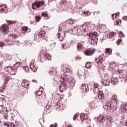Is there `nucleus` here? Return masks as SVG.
I'll use <instances>...</instances> for the list:
<instances>
[{"label": "nucleus", "mask_w": 127, "mask_h": 127, "mask_svg": "<svg viewBox=\"0 0 127 127\" xmlns=\"http://www.w3.org/2000/svg\"><path fill=\"white\" fill-rule=\"evenodd\" d=\"M119 79L122 82H123V81H126V78L123 77V76H119Z\"/></svg>", "instance_id": "nucleus-37"}, {"label": "nucleus", "mask_w": 127, "mask_h": 127, "mask_svg": "<svg viewBox=\"0 0 127 127\" xmlns=\"http://www.w3.org/2000/svg\"><path fill=\"white\" fill-rule=\"evenodd\" d=\"M124 81H125L124 83L127 85V79H125V80H124Z\"/></svg>", "instance_id": "nucleus-61"}, {"label": "nucleus", "mask_w": 127, "mask_h": 127, "mask_svg": "<svg viewBox=\"0 0 127 127\" xmlns=\"http://www.w3.org/2000/svg\"><path fill=\"white\" fill-rule=\"evenodd\" d=\"M40 61L42 63L45 60H51V56L46 51L42 50L40 53Z\"/></svg>", "instance_id": "nucleus-2"}, {"label": "nucleus", "mask_w": 127, "mask_h": 127, "mask_svg": "<svg viewBox=\"0 0 127 127\" xmlns=\"http://www.w3.org/2000/svg\"><path fill=\"white\" fill-rule=\"evenodd\" d=\"M4 126H6V127H9V124H8V123H4Z\"/></svg>", "instance_id": "nucleus-55"}, {"label": "nucleus", "mask_w": 127, "mask_h": 127, "mask_svg": "<svg viewBox=\"0 0 127 127\" xmlns=\"http://www.w3.org/2000/svg\"><path fill=\"white\" fill-rule=\"evenodd\" d=\"M88 28H88V26L86 25V24H84L82 25V29H83V30H84V31H85V32L88 31Z\"/></svg>", "instance_id": "nucleus-20"}, {"label": "nucleus", "mask_w": 127, "mask_h": 127, "mask_svg": "<svg viewBox=\"0 0 127 127\" xmlns=\"http://www.w3.org/2000/svg\"><path fill=\"white\" fill-rule=\"evenodd\" d=\"M94 53H95V49L93 48L88 49L84 51V54L86 56H92L94 55Z\"/></svg>", "instance_id": "nucleus-5"}, {"label": "nucleus", "mask_w": 127, "mask_h": 127, "mask_svg": "<svg viewBox=\"0 0 127 127\" xmlns=\"http://www.w3.org/2000/svg\"><path fill=\"white\" fill-rule=\"evenodd\" d=\"M83 49V43L82 42H78L77 44V50L78 52L82 51Z\"/></svg>", "instance_id": "nucleus-10"}, {"label": "nucleus", "mask_w": 127, "mask_h": 127, "mask_svg": "<svg viewBox=\"0 0 127 127\" xmlns=\"http://www.w3.org/2000/svg\"><path fill=\"white\" fill-rule=\"evenodd\" d=\"M95 62H96V63H98V64H101V62H100V61L99 60V59L96 58V59H95Z\"/></svg>", "instance_id": "nucleus-49"}, {"label": "nucleus", "mask_w": 127, "mask_h": 127, "mask_svg": "<svg viewBox=\"0 0 127 127\" xmlns=\"http://www.w3.org/2000/svg\"><path fill=\"white\" fill-rule=\"evenodd\" d=\"M50 105H48L47 106H46V109H47V110H48V109H50Z\"/></svg>", "instance_id": "nucleus-57"}, {"label": "nucleus", "mask_w": 127, "mask_h": 127, "mask_svg": "<svg viewBox=\"0 0 127 127\" xmlns=\"http://www.w3.org/2000/svg\"><path fill=\"white\" fill-rule=\"evenodd\" d=\"M56 44V43H54L53 42H52L51 43V45L52 47V48H54V47H55V45Z\"/></svg>", "instance_id": "nucleus-42"}, {"label": "nucleus", "mask_w": 127, "mask_h": 127, "mask_svg": "<svg viewBox=\"0 0 127 127\" xmlns=\"http://www.w3.org/2000/svg\"><path fill=\"white\" fill-rule=\"evenodd\" d=\"M69 84L71 87H74L75 86V79H71V81L69 82Z\"/></svg>", "instance_id": "nucleus-18"}, {"label": "nucleus", "mask_w": 127, "mask_h": 127, "mask_svg": "<svg viewBox=\"0 0 127 127\" xmlns=\"http://www.w3.org/2000/svg\"><path fill=\"white\" fill-rule=\"evenodd\" d=\"M110 104H111V102H107L105 105L103 106L104 109H105V110H107L108 111H110Z\"/></svg>", "instance_id": "nucleus-16"}, {"label": "nucleus", "mask_w": 127, "mask_h": 127, "mask_svg": "<svg viewBox=\"0 0 127 127\" xmlns=\"http://www.w3.org/2000/svg\"><path fill=\"white\" fill-rule=\"evenodd\" d=\"M22 86L24 88H28V87L29 86V84L27 83V81L23 80L22 81Z\"/></svg>", "instance_id": "nucleus-14"}, {"label": "nucleus", "mask_w": 127, "mask_h": 127, "mask_svg": "<svg viewBox=\"0 0 127 127\" xmlns=\"http://www.w3.org/2000/svg\"><path fill=\"white\" fill-rule=\"evenodd\" d=\"M107 52H108L109 54H112V53L110 52V49H107Z\"/></svg>", "instance_id": "nucleus-58"}, {"label": "nucleus", "mask_w": 127, "mask_h": 127, "mask_svg": "<svg viewBox=\"0 0 127 127\" xmlns=\"http://www.w3.org/2000/svg\"><path fill=\"white\" fill-rule=\"evenodd\" d=\"M90 106H91V107H93V108H96V105H95L94 102H91L90 103Z\"/></svg>", "instance_id": "nucleus-50"}, {"label": "nucleus", "mask_w": 127, "mask_h": 127, "mask_svg": "<svg viewBox=\"0 0 127 127\" xmlns=\"http://www.w3.org/2000/svg\"><path fill=\"white\" fill-rule=\"evenodd\" d=\"M48 16V14L46 12H44L42 13V16H44V17H46Z\"/></svg>", "instance_id": "nucleus-30"}, {"label": "nucleus", "mask_w": 127, "mask_h": 127, "mask_svg": "<svg viewBox=\"0 0 127 127\" xmlns=\"http://www.w3.org/2000/svg\"><path fill=\"white\" fill-rule=\"evenodd\" d=\"M30 67L31 69H32V70H33V72H36V71H37V70L36 69H35V67H34V65H33V64H31L30 65Z\"/></svg>", "instance_id": "nucleus-25"}, {"label": "nucleus", "mask_w": 127, "mask_h": 127, "mask_svg": "<svg viewBox=\"0 0 127 127\" xmlns=\"http://www.w3.org/2000/svg\"><path fill=\"white\" fill-rule=\"evenodd\" d=\"M122 37H125V34H122V35H121Z\"/></svg>", "instance_id": "nucleus-63"}, {"label": "nucleus", "mask_w": 127, "mask_h": 127, "mask_svg": "<svg viewBox=\"0 0 127 127\" xmlns=\"http://www.w3.org/2000/svg\"><path fill=\"white\" fill-rule=\"evenodd\" d=\"M11 68H12V67H11V66H10V65H9L8 66L5 67V70H6V71H9V69H11Z\"/></svg>", "instance_id": "nucleus-35"}, {"label": "nucleus", "mask_w": 127, "mask_h": 127, "mask_svg": "<svg viewBox=\"0 0 127 127\" xmlns=\"http://www.w3.org/2000/svg\"><path fill=\"white\" fill-rule=\"evenodd\" d=\"M94 90H93L94 94H97V92H96V89H99V84L97 83H94Z\"/></svg>", "instance_id": "nucleus-19"}, {"label": "nucleus", "mask_w": 127, "mask_h": 127, "mask_svg": "<svg viewBox=\"0 0 127 127\" xmlns=\"http://www.w3.org/2000/svg\"><path fill=\"white\" fill-rule=\"evenodd\" d=\"M3 6V5H0V11H4Z\"/></svg>", "instance_id": "nucleus-38"}, {"label": "nucleus", "mask_w": 127, "mask_h": 127, "mask_svg": "<svg viewBox=\"0 0 127 127\" xmlns=\"http://www.w3.org/2000/svg\"><path fill=\"white\" fill-rule=\"evenodd\" d=\"M122 41H123V40L122 39H119L117 42V45H120V44L121 43V42H122Z\"/></svg>", "instance_id": "nucleus-36"}, {"label": "nucleus", "mask_w": 127, "mask_h": 127, "mask_svg": "<svg viewBox=\"0 0 127 127\" xmlns=\"http://www.w3.org/2000/svg\"><path fill=\"white\" fill-rule=\"evenodd\" d=\"M36 96H41L42 95V91H38L36 92Z\"/></svg>", "instance_id": "nucleus-27"}, {"label": "nucleus", "mask_w": 127, "mask_h": 127, "mask_svg": "<svg viewBox=\"0 0 127 127\" xmlns=\"http://www.w3.org/2000/svg\"><path fill=\"white\" fill-rule=\"evenodd\" d=\"M46 32L44 31H41L38 33V39L39 40H43V39H46Z\"/></svg>", "instance_id": "nucleus-6"}, {"label": "nucleus", "mask_w": 127, "mask_h": 127, "mask_svg": "<svg viewBox=\"0 0 127 127\" xmlns=\"http://www.w3.org/2000/svg\"><path fill=\"white\" fill-rule=\"evenodd\" d=\"M14 44L19 46L20 45V43L19 42V41H15Z\"/></svg>", "instance_id": "nucleus-41"}, {"label": "nucleus", "mask_w": 127, "mask_h": 127, "mask_svg": "<svg viewBox=\"0 0 127 127\" xmlns=\"http://www.w3.org/2000/svg\"><path fill=\"white\" fill-rule=\"evenodd\" d=\"M123 19H124V20H127V16L123 17Z\"/></svg>", "instance_id": "nucleus-56"}, {"label": "nucleus", "mask_w": 127, "mask_h": 127, "mask_svg": "<svg viewBox=\"0 0 127 127\" xmlns=\"http://www.w3.org/2000/svg\"><path fill=\"white\" fill-rule=\"evenodd\" d=\"M99 62H100V63H102V62H104V56L103 55H101V56H100L98 58Z\"/></svg>", "instance_id": "nucleus-23"}, {"label": "nucleus", "mask_w": 127, "mask_h": 127, "mask_svg": "<svg viewBox=\"0 0 127 127\" xmlns=\"http://www.w3.org/2000/svg\"><path fill=\"white\" fill-rule=\"evenodd\" d=\"M21 31L22 33H25V32H29L28 31V27H23L21 28Z\"/></svg>", "instance_id": "nucleus-17"}, {"label": "nucleus", "mask_w": 127, "mask_h": 127, "mask_svg": "<svg viewBox=\"0 0 127 127\" xmlns=\"http://www.w3.org/2000/svg\"><path fill=\"white\" fill-rule=\"evenodd\" d=\"M111 35H113V37H115V36H116L117 33H116L115 32H111L110 33Z\"/></svg>", "instance_id": "nucleus-43"}, {"label": "nucleus", "mask_w": 127, "mask_h": 127, "mask_svg": "<svg viewBox=\"0 0 127 127\" xmlns=\"http://www.w3.org/2000/svg\"><path fill=\"white\" fill-rule=\"evenodd\" d=\"M118 15H120V12H117L115 14H113L112 15L113 19H116V18H117V16H118Z\"/></svg>", "instance_id": "nucleus-24"}, {"label": "nucleus", "mask_w": 127, "mask_h": 127, "mask_svg": "<svg viewBox=\"0 0 127 127\" xmlns=\"http://www.w3.org/2000/svg\"><path fill=\"white\" fill-rule=\"evenodd\" d=\"M15 22H15V21H9V20L7 21V23H8L9 25L11 24V23H15Z\"/></svg>", "instance_id": "nucleus-31"}, {"label": "nucleus", "mask_w": 127, "mask_h": 127, "mask_svg": "<svg viewBox=\"0 0 127 127\" xmlns=\"http://www.w3.org/2000/svg\"><path fill=\"white\" fill-rule=\"evenodd\" d=\"M62 30V27H59V32L58 33V36H59V35H60V31H61Z\"/></svg>", "instance_id": "nucleus-46"}, {"label": "nucleus", "mask_w": 127, "mask_h": 127, "mask_svg": "<svg viewBox=\"0 0 127 127\" xmlns=\"http://www.w3.org/2000/svg\"><path fill=\"white\" fill-rule=\"evenodd\" d=\"M42 5H44V1H36L32 4V7L33 9H36L39 7H41Z\"/></svg>", "instance_id": "nucleus-3"}, {"label": "nucleus", "mask_w": 127, "mask_h": 127, "mask_svg": "<svg viewBox=\"0 0 127 127\" xmlns=\"http://www.w3.org/2000/svg\"><path fill=\"white\" fill-rule=\"evenodd\" d=\"M72 31L74 32L75 34H78V35H81V29L78 27H75L72 29Z\"/></svg>", "instance_id": "nucleus-12"}, {"label": "nucleus", "mask_w": 127, "mask_h": 127, "mask_svg": "<svg viewBox=\"0 0 127 127\" xmlns=\"http://www.w3.org/2000/svg\"><path fill=\"white\" fill-rule=\"evenodd\" d=\"M97 97L99 98V99H100V100L105 99V96H98Z\"/></svg>", "instance_id": "nucleus-44"}, {"label": "nucleus", "mask_w": 127, "mask_h": 127, "mask_svg": "<svg viewBox=\"0 0 127 127\" xmlns=\"http://www.w3.org/2000/svg\"><path fill=\"white\" fill-rule=\"evenodd\" d=\"M111 83L113 85H118L119 83V78L117 77H113L111 78Z\"/></svg>", "instance_id": "nucleus-11"}, {"label": "nucleus", "mask_w": 127, "mask_h": 127, "mask_svg": "<svg viewBox=\"0 0 127 127\" xmlns=\"http://www.w3.org/2000/svg\"><path fill=\"white\" fill-rule=\"evenodd\" d=\"M10 37H11V38L14 40V39H16V38L18 37V36H17V35L11 34L10 35Z\"/></svg>", "instance_id": "nucleus-26"}, {"label": "nucleus", "mask_w": 127, "mask_h": 127, "mask_svg": "<svg viewBox=\"0 0 127 127\" xmlns=\"http://www.w3.org/2000/svg\"><path fill=\"white\" fill-rule=\"evenodd\" d=\"M35 18L37 22L40 21V20H41V18H40V16H36L35 17Z\"/></svg>", "instance_id": "nucleus-29"}, {"label": "nucleus", "mask_w": 127, "mask_h": 127, "mask_svg": "<svg viewBox=\"0 0 127 127\" xmlns=\"http://www.w3.org/2000/svg\"><path fill=\"white\" fill-rule=\"evenodd\" d=\"M97 120L100 123H105V122H106V117L103 116H100L97 118Z\"/></svg>", "instance_id": "nucleus-13"}, {"label": "nucleus", "mask_w": 127, "mask_h": 127, "mask_svg": "<svg viewBox=\"0 0 127 127\" xmlns=\"http://www.w3.org/2000/svg\"><path fill=\"white\" fill-rule=\"evenodd\" d=\"M81 90L83 93H87L89 92V85L88 84H82Z\"/></svg>", "instance_id": "nucleus-8"}, {"label": "nucleus", "mask_w": 127, "mask_h": 127, "mask_svg": "<svg viewBox=\"0 0 127 127\" xmlns=\"http://www.w3.org/2000/svg\"><path fill=\"white\" fill-rule=\"evenodd\" d=\"M58 37L60 41H63V39H64V38H63V37H61L60 36H58Z\"/></svg>", "instance_id": "nucleus-53"}, {"label": "nucleus", "mask_w": 127, "mask_h": 127, "mask_svg": "<svg viewBox=\"0 0 127 127\" xmlns=\"http://www.w3.org/2000/svg\"><path fill=\"white\" fill-rule=\"evenodd\" d=\"M87 35L89 37V41H91V44H97L98 43L99 34L97 32H90L89 34H87Z\"/></svg>", "instance_id": "nucleus-1"}, {"label": "nucleus", "mask_w": 127, "mask_h": 127, "mask_svg": "<svg viewBox=\"0 0 127 127\" xmlns=\"http://www.w3.org/2000/svg\"><path fill=\"white\" fill-rule=\"evenodd\" d=\"M110 105V107H109V109L110 111H111V110H114V111H116V110H117V109H118V104H114V103L113 102H110V103H109Z\"/></svg>", "instance_id": "nucleus-9"}, {"label": "nucleus", "mask_w": 127, "mask_h": 127, "mask_svg": "<svg viewBox=\"0 0 127 127\" xmlns=\"http://www.w3.org/2000/svg\"><path fill=\"white\" fill-rule=\"evenodd\" d=\"M107 119L108 121L112 122V118H111V116H107Z\"/></svg>", "instance_id": "nucleus-52"}, {"label": "nucleus", "mask_w": 127, "mask_h": 127, "mask_svg": "<svg viewBox=\"0 0 127 127\" xmlns=\"http://www.w3.org/2000/svg\"><path fill=\"white\" fill-rule=\"evenodd\" d=\"M3 46H4V43L0 42V47H2Z\"/></svg>", "instance_id": "nucleus-48"}, {"label": "nucleus", "mask_w": 127, "mask_h": 127, "mask_svg": "<svg viewBox=\"0 0 127 127\" xmlns=\"http://www.w3.org/2000/svg\"><path fill=\"white\" fill-rule=\"evenodd\" d=\"M1 31L4 35L7 34L9 32L8 29V25L6 24H3L0 27Z\"/></svg>", "instance_id": "nucleus-4"}, {"label": "nucleus", "mask_w": 127, "mask_h": 127, "mask_svg": "<svg viewBox=\"0 0 127 127\" xmlns=\"http://www.w3.org/2000/svg\"><path fill=\"white\" fill-rule=\"evenodd\" d=\"M107 37L109 38L110 39H112V38H114V36L113 35H111V34H109L107 35Z\"/></svg>", "instance_id": "nucleus-34"}, {"label": "nucleus", "mask_w": 127, "mask_h": 127, "mask_svg": "<svg viewBox=\"0 0 127 127\" xmlns=\"http://www.w3.org/2000/svg\"><path fill=\"white\" fill-rule=\"evenodd\" d=\"M80 119L81 121H85L88 120V115L84 113H81L80 115Z\"/></svg>", "instance_id": "nucleus-15"}, {"label": "nucleus", "mask_w": 127, "mask_h": 127, "mask_svg": "<svg viewBox=\"0 0 127 127\" xmlns=\"http://www.w3.org/2000/svg\"><path fill=\"white\" fill-rule=\"evenodd\" d=\"M102 84H104L105 86H109L110 85V80L109 79L105 80L103 81Z\"/></svg>", "instance_id": "nucleus-22"}, {"label": "nucleus", "mask_w": 127, "mask_h": 127, "mask_svg": "<svg viewBox=\"0 0 127 127\" xmlns=\"http://www.w3.org/2000/svg\"><path fill=\"white\" fill-rule=\"evenodd\" d=\"M24 70H26V72L28 73V71H29V67L28 66H25L24 67Z\"/></svg>", "instance_id": "nucleus-40"}, {"label": "nucleus", "mask_w": 127, "mask_h": 127, "mask_svg": "<svg viewBox=\"0 0 127 127\" xmlns=\"http://www.w3.org/2000/svg\"><path fill=\"white\" fill-rule=\"evenodd\" d=\"M91 67V64L90 62H87L85 64V68H87V69H89Z\"/></svg>", "instance_id": "nucleus-28"}, {"label": "nucleus", "mask_w": 127, "mask_h": 127, "mask_svg": "<svg viewBox=\"0 0 127 127\" xmlns=\"http://www.w3.org/2000/svg\"><path fill=\"white\" fill-rule=\"evenodd\" d=\"M14 66L16 67V68H18L19 66H20V63L19 62L16 63V64H14Z\"/></svg>", "instance_id": "nucleus-33"}, {"label": "nucleus", "mask_w": 127, "mask_h": 127, "mask_svg": "<svg viewBox=\"0 0 127 127\" xmlns=\"http://www.w3.org/2000/svg\"><path fill=\"white\" fill-rule=\"evenodd\" d=\"M70 71H71V69H70V68H68L67 69V72H70Z\"/></svg>", "instance_id": "nucleus-62"}, {"label": "nucleus", "mask_w": 127, "mask_h": 127, "mask_svg": "<svg viewBox=\"0 0 127 127\" xmlns=\"http://www.w3.org/2000/svg\"><path fill=\"white\" fill-rule=\"evenodd\" d=\"M62 4H64V3H67V0H62Z\"/></svg>", "instance_id": "nucleus-51"}, {"label": "nucleus", "mask_w": 127, "mask_h": 127, "mask_svg": "<svg viewBox=\"0 0 127 127\" xmlns=\"http://www.w3.org/2000/svg\"><path fill=\"white\" fill-rule=\"evenodd\" d=\"M80 60H82V58L80 57H77L76 58V61H80Z\"/></svg>", "instance_id": "nucleus-47"}, {"label": "nucleus", "mask_w": 127, "mask_h": 127, "mask_svg": "<svg viewBox=\"0 0 127 127\" xmlns=\"http://www.w3.org/2000/svg\"><path fill=\"white\" fill-rule=\"evenodd\" d=\"M83 13H84V14H86V16H89V15H91V13H90V12L89 11H84L83 12Z\"/></svg>", "instance_id": "nucleus-32"}, {"label": "nucleus", "mask_w": 127, "mask_h": 127, "mask_svg": "<svg viewBox=\"0 0 127 127\" xmlns=\"http://www.w3.org/2000/svg\"><path fill=\"white\" fill-rule=\"evenodd\" d=\"M78 118V114H76L74 116H73V120L74 121H76V119Z\"/></svg>", "instance_id": "nucleus-45"}, {"label": "nucleus", "mask_w": 127, "mask_h": 127, "mask_svg": "<svg viewBox=\"0 0 127 127\" xmlns=\"http://www.w3.org/2000/svg\"><path fill=\"white\" fill-rule=\"evenodd\" d=\"M50 127H55V126H54V125H51L50 126Z\"/></svg>", "instance_id": "nucleus-64"}, {"label": "nucleus", "mask_w": 127, "mask_h": 127, "mask_svg": "<svg viewBox=\"0 0 127 127\" xmlns=\"http://www.w3.org/2000/svg\"><path fill=\"white\" fill-rule=\"evenodd\" d=\"M8 41H9V39H5V42H8Z\"/></svg>", "instance_id": "nucleus-60"}, {"label": "nucleus", "mask_w": 127, "mask_h": 127, "mask_svg": "<svg viewBox=\"0 0 127 127\" xmlns=\"http://www.w3.org/2000/svg\"><path fill=\"white\" fill-rule=\"evenodd\" d=\"M98 94V96H104V92L103 91H99Z\"/></svg>", "instance_id": "nucleus-39"}, {"label": "nucleus", "mask_w": 127, "mask_h": 127, "mask_svg": "<svg viewBox=\"0 0 127 127\" xmlns=\"http://www.w3.org/2000/svg\"><path fill=\"white\" fill-rule=\"evenodd\" d=\"M54 126L55 127H58V125L57 124V123H55Z\"/></svg>", "instance_id": "nucleus-59"}, {"label": "nucleus", "mask_w": 127, "mask_h": 127, "mask_svg": "<svg viewBox=\"0 0 127 127\" xmlns=\"http://www.w3.org/2000/svg\"><path fill=\"white\" fill-rule=\"evenodd\" d=\"M69 87H68V85H67V84L66 83L64 82L62 83L61 85H60V90L61 92H64V91H66Z\"/></svg>", "instance_id": "nucleus-7"}, {"label": "nucleus", "mask_w": 127, "mask_h": 127, "mask_svg": "<svg viewBox=\"0 0 127 127\" xmlns=\"http://www.w3.org/2000/svg\"><path fill=\"white\" fill-rule=\"evenodd\" d=\"M116 97H117V96H113L112 97V99H113V100H115V101H116V102H118V100L117 99V98H116Z\"/></svg>", "instance_id": "nucleus-54"}, {"label": "nucleus", "mask_w": 127, "mask_h": 127, "mask_svg": "<svg viewBox=\"0 0 127 127\" xmlns=\"http://www.w3.org/2000/svg\"><path fill=\"white\" fill-rule=\"evenodd\" d=\"M68 23L69 24H76V21L72 19H70L69 20H68Z\"/></svg>", "instance_id": "nucleus-21"}]
</instances>
